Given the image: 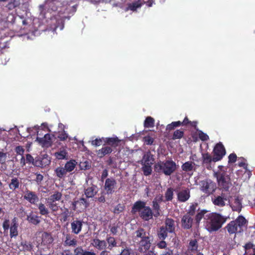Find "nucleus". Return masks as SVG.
<instances>
[{"label":"nucleus","mask_w":255,"mask_h":255,"mask_svg":"<svg viewBox=\"0 0 255 255\" xmlns=\"http://www.w3.org/2000/svg\"><path fill=\"white\" fill-rule=\"evenodd\" d=\"M206 217L205 227L210 232L218 230L226 221V218L215 213H208Z\"/></svg>","instance_id":"1"},{"label":"nucleus","mask_w":255,"mask_h":255,"mask_svg":"<svg viewBox=\"0 0 255 255\" xmlns=\"http://www.w3.org/2000/svg\"><path fill=\"white\" fill-rule=\"evenodd\" d=\"M131 212L133 214L138 212L140 217L145 221L152 219L153 216L151 209L149 207L145 206L144 202L140 201H137L134 204Z\"/></svg>","instance_id":"2"},{"label":"nucleus","mask_w":255,"mask_h":255,"mask_svg":"<svg viewBox=\"0 0 255 255\" xmlns=\"http://www.w3.org/2000/svg\"><path fill=\"white\" fill-rule=\"evenodd\" d=\"M176 164L171 160L160 161L154 165L155 170L158 173H162L165 175H171L176 169Z\"/></svg>","instance_id":"3"},{"label":"nucleus","mask_w":255,"mask_h":255,"mask_svg":"<svg viewBox=\"0 0 255 255\" xmlns=\"http://www.w3.org/2000/svg\"><path fill=\"white\" fill-rule=\"evenodd\" d=\"M246 224V219L243 216H239L235 221H231L229 223L226 227V228L229 234H236L237 233L242 232Z\"/></svg>","instance_id":"4"},{"label":"nucleus","mask_w":255,"mask_h":255,"mask_svg":"<svg viewBox=\"0 0 255 255\" xmlns=\"http://www.w3.org/2000/svg\"><path fill=\"white\" fill-rule=\"evenodd\" d=\"M195 155L190 156V159L192 160L185 162L181 166L182 170L190 176L193 174L197 169V165L194 162L195 160Z\"/></svg>","instance_id":"5"},{"label":"nucleus","mask_w":255,"mask_h":255,"mask_svg":"<svg viewBox=\"0 0 255 255\" xmlns=\"http://www.w3.org/2000/svg\"><path fill=\"white\" fill-rule=\"evenodd\" d=\"M217 178L220 187L228 190L231 186L230 178L228 175L222 173H217Z\"/></svg>","instance_id":"6"},{"label":"nucleus","mask_w":255,"mask_h":255,"mask_svg":"<svg viewBox=\"0 0 255 255\" xmlns=\"http://www.w3.org/2000/svg\"><path fill=\"white\" fill-rule=\"evenodd\" d=\"M216 188V184L211 180L203 181L202 182L201 190L207 194L213 193Z\"/></svg>","instance_id":"7"},{"label":"nucleus","mask_w":255,"mask_h":255,"mask_svg":"<svg viewBox=\"0 0 255 255\" xmlns=\"http://www.w3.org/2000/svg\"><path fill=\"white\" fill-rule=\"evenodd\" d=\"M104 188L107 194H112L117 188V182L113 178H108L106 180Z\"/></svg>","instance_id":"8"},{"label":"nucleus","mask_w":255,"mask_h":255,"mask_svg":"<svg viewBox=\"0 0 255 255\" xmlns=\"http://www.w3.org/2000/svg\"><path fill=\"white\" fill-rule=\"evenodd\" d=\"M150 237L148 236L139 241V251L142 253H146L149 249L151 244Z\"/></svg>","instance_id":"9"},{"label":"nucleus","mask_w":255,"mask_h":255,"mask_svg":"<svg viewBox=\"0 0 255 255\" xmlns=\"http://www.w3.org/2000/svg\"><path fill=\"white\" fill-rule=\"evenodd\" d=\"M52 136L48 133H46L43 137L38 136L36 138V141L43 147H48L51 145L52 142Z\"/></svg>","instance_id":"10"},{"label":"nucleus","mask_w":255,"mask_h":255,"mask_svg":"<svg viewBox=\"0 0 255 255\" xmlns=\"http://www.w3.org/2000/svg\"><path fill=\"white\" fill-rule=\"evenodd\" d=\"M65 246L74 247L77 245L78 241L72 235L67 234L64 235L63 239Z\"/></svg>","instance_id":"11"},{"label":"nucleus","mask_w":255,"mask_h":255,"mask_svg":"<svg viewBox=\"0 0 255 255\" xmlns=\"http://www.w3.org/2000/svg\"><path fill=\"white\" fill-rule=\"evenodd\" d=\"M215 160H220L225 154L226 151L223 145L221 143L217 144L214 149Z\"/></svg>","instance_id":"12"},{"label":"nucleus","mask_w":255,"mask_h":255,"mask_svg":"<svg viewBox=\"0 0 255 255\" xmlns=\"http://www.w3.org/2000/svg\"><path fill=\"white\" fill-rule=\"evenodd\" d=\"M91 245L98 250L104 251L107 248V243L105 240L95 238L92 241Z\"/></svg>","instance_id":"13"},{"label":"nucleus","mask_w":255,"mask_h":255,"mask_svg":"<svg viewBox=\"0 0 255 255\" xmlns=\"http://www.w3.org/2000/svg\"><path fill=\"white\" fill-rule=\"evenodd\" d=\"M230 206L234 211L240 212L242 209V204L238 197L234 196L229 200Z\"/></svg>","instance_id":"14"},{"label":"nucleus","mask_w":255,"mask_h":255,"mask_svg":"<svg viewBox=\"0 0 255 255\" xmlns=\"http://www.w3.org/2000/svg\"><path fill=\"white\" fill-rule=\"evenodd\" d=\"M83 226V222L80 220H74L71 223V229L72 233L78 234L81 231Z\"/></svg>","instance_id":"15"},{"label":"nucleus","mask_w":255,"mask_h":255,"mask_svg":"<svg viewBox=\"0 0 255 255\" xmlns=\"http://www.w3.org/2000/svg\"><path fill=\"white\" fill-rule=\"evenodd\" d=\"M24 198L31 204H35L39 200L37 195L34 192L30 191H27L25 192L24 195Z\"/></svg>","instance_id":"16"},{"label":"nucleus","mask_w":255,"mask_h":255,"mask_svg":"<svg viewBox=\"0 0 255 255\" xmlns=\"http://www.w3.org/2000/svg\"><path fill=\"white\" fill-rule=\"evenodd\" d=\"M44 128H47L48 131H51V130L47 127L46 123H43L41 126H35L33 127H30L27 128V131L30 133H36L37 135H41V133H39L40 129L43 130Z\"/></svg>","instance_id":"17"},{"label":"nucleus","mask_w":255,"mask_h":255,"mask_svg":"<svg viewBox=\"0 0 255 255\" xmlns=\"http://www.w3.org/2000/svg\"><path fill=\"white\" fill-rule=\"evenodd\" d=\"M154 161V158L150 152H145L140 161L141 165H152Z\"/></svg>","instance_id":"18"},{"label":"nucleus","mask_w":255,"mask_h":255,"mask_svg":"<svg viewBox=\"0 0 255 255\" xmlns=\"http://www.w3.org/2000/svg\"><path fill=\"white\" fill-rule=\"evenodd\" d=\"M97 187L91 184V186L85 188L84 193L86 197L92 198L97 193Z\"/></svg>","instance_id":"19"},{"label":"nucleus","mask_w":255,"mask_h":255,"mask_svg":"<svg viewBox=\"0 0 255 255\" xmlns=\"http://www.w3.org/2000/svg\"><path fill=\"white\" fill-rule=\"evenodd\" d=\"M193 219L189 215H184L182 219V226L184 229H189L192 225Z\"/></svg>","instance_id":"20"},{"label":"nucleus","mask_w":255,"mask_h":255,"mask_svg":"<svg viewBox=\"0 0 255 255\" xmlns=\"http://www.w3.org/2000/svg\"><path fill=\"white\" fill-rule=\"evenodd\" d=\"M190 197V191L188 189L180 191L178 194V200L181 202H185Z\"/></svg>","instance_id":"21"},{"label":"nucleus","mask_w":255,"mask_h":255,"mask_svg":"<svg viewBox=\"0 0 255 255\" xmlns=\"http://www.w3.org/2000/svg\"><path fill=\"white\" fill-rule=\"evenodd\" d=\"M212 201L215 205L223 207L226 204L227 199L223 196H215Z\"/></svg>","instance_id":"22"},{"label":"nucleus","mask_w":255,"mask_h":255,"mask_svg":"<svg viewBox=\"0 0 255 255\" xmlns=\"http://www.w3.org/2000/svg\"><path fill=\"white\" fill-rule=\"evenodd\" d=\"M17 227L18 224L16 219L14 218L12 220V225L10 227V236L11 238H15L18 235Z\"/></svg>","instance_id":"23"},{"label":"nucleus","mask_w":255,"mask_h":255,"mask_svg":"<svg viewBox=\"0 0 255 255\" xmlns=\"http://www.w3.org/2000/svg\"><path fill=\"white\" fill-rule=\"evenodd\" d=\"M165 228L169 233H172L175 229V223L173 220L167 218L165 220Z\"/></svg>","instance_id":"24"},{"label":"nucleus","mask_w":255,"mask_h":255,"mask_svg":"<svg viewBox=\"0 0 255 255\" xmlns=\"http://www.w3.org/2000/svg\"><path fill=\"white\" fill-rule=\"evenodd\" d=\"M26 219L29 223L35 225L38 224L40 222L39 217L37 215L33 214L32 212L27 215Z\"/></svg>","instance_id":"25"},{"label":"nucleus","mask_w":255,"mask_h":255,"mask_svg":"<svg viewBox=\"0 0 255 255\" xmlns=\"http://www.w3.org/2000/svg\"><path fill=\"white\" fill-rule=\"evenodd\" d=\"M65 17L64 16H62L61 14L55 16L53 20H54L56 22V25L55 27L54 30L56 28L59 27L60 30H62L64 27V18Z\"/></svg>","instance_id":"26"},{"label":"nucleus","mask_w":255,"mask_h":255,"mask_svg":"<svg viewBox=\"0 0 255 255\" xmlns=\"http://www.w3.org/2000/svg\"><path fill=\"white\" fill-rule=\"evenodd\" d=\"M53 238L51 235L47 233H44L42 235V243L44 245L51 244L53 242Z\"/></svg>","instance_id":"27"},{"label":"nucleus","mask_w":255,"mask_h":255,"mask_svg":"<svg viewBox=\"0 0 255 255\" xmlns=\"http://www.w3.org/2000/svg\"><path fill=\"white\" fill-rule=\"evenodd\" d=\"M55 173L58 178H63L66 176L68 172L65 167H58L55 169Z\"/></svg>","instance_id":"28"},{"label":"nucleus","mask_w":255,"mask_h":255,"mask_svg":"<svg viewBox=\"0 0 255 255\" xmlns=\"http://www.w3.org/2000/svg\"><path fill=\"white\" fill-rule=\"evenodd\" d=\"M246 254L249 255H255V246L251 243L247 244L245 247Z\"/></svg>","instance_id":"29"},{"label":"nucleus","mask_w":255,"mask_h":255,"mask_svg":"<svg viewBox=\"0 0 255 255\" xmlns=\"http://www.w3.org/2000/svg\"><path fill=\"white\" fill-rule=\"evenodd\" d=\"M112 151V149L110 146H105L97 151L98 155L102 157L106 154L110 153Z\"/></svg>","instance_id":"30"},{"label":"nucleus","mask_w":255,"mask_h":255,"mask_svg":"<svg viewBox=\"0 0 255 255\" xmlns=\"http://www.w3.org/2000/svg\"><path fill=\"white\" fill-rule=\"evenodd\" d=\"M77 163V162L75 160H71L68 161L64 166L67 172L72 171L75 169Z\"/></svg>","instance_id":"31"},{"label":"nucleus","mask_w":255,"mask_h":255,"mask_svg":"<svg viewBox=\"0 0 255 255\" xmlns=\"http://www.w3.org/2000/svg\"><path fill=\"white\" fill-rule=\"evenodd\" d=\"M19 180L17 178L13 177L11 179V181L9 184V188L12 190H14L19 188Z\"/></svg>","instance_id":"32"},{"label":"nucleus","mask_w":255,"mask_h":255,"mask_svg":"<svg viewBox=\"0 0 255 255\" xmlns=\"http://www.w3.org/2000/svg\"><path fill=\"white\" fill-rule=\"evenodd\" d=\"M198 248L197 241L196 240H191L188 246V251L191 253H195Z\"/></svg>","instance_id":"33"},{"label":"nucleus","mask_w":255,"mask_h":255,"mask_svg":"<svg viewBox=\"0 0 255 255\" xmlns=\"http://www.w3.org/2000/svg\"><path fill=\"white\" fill-rule=\"evenodd\" d=\"M169 233L167 229L163 226L160 227L159 231L158 232V237L161 240H164L167 236V233Z\"/></svg>","instance_id":"34"},{"label":"nucleus","mask_w":255,"mask_h":255,"mask_svg":"<svg viewBox=\"0 0 255 255\" xmlns=\"http://www.w3.org/2000/svg\"><path fill=\"white\" fill-rule=\"evenodd\" d=\"M67 156V152L65 149H61L60 151L55 153V156L58 159H64Z\"/></svg>","instance_id":"35"},{"label":"nucleus","mask_w":255,"mask_h":255,"mask_svg":"<svg viewBox=\"0 0 255 255\" xmlns=\"http://www.w3.org/2000/svg\"><path fill=\"white\" fill-rule=\"evenodd\" d=\"M107 243L108 244V249H109L110 250H112L113 248L117 246V242L114 237H107Z\"/></svg>","instance_id":"36"},{"label":"nucleus","mask_w":255,"mask_h":255,"mask_svg":"<svg viewBox=\"0 0 255 255\" xmlns=\"http://www.w3.org/2000/svg\"><path fill=\"white\" fill-rule=\"evenodd\" d=\"M203 155V162L204 163H209L213 162H216L218 160H215V159L216 158V156L214 155V157H212L209 154H204Z\"/></svg>","instance_id":"37"},{"label":"nucleus","mask_w":255,"mask_h":255,"mask_svg":"<svg viewBox=\"0 0 255 255\" xmlns=\"http://www.w3.org/2000/svg\"><path fill=\"white\" fill-rule=\"evenodd\" d=\"M141 5V2H139V0H138L137 1L129 4L128 7L127 8V10H130L132 11H135L138 8L140 7Z\"/></svg>","instance_id":"38"},{"label":"nucleus","mask_w":255,"mask_h":255,"mask_svg":"<svg viewBox=\"0 0 255 255\" xmlns=\"http://www.w3.org/2000/svg\"><path fill=\"white\" fill-rule=\"evenodd\" d=\"M38 208L41 215L47 216L49 214V210L44 204L42 203L39 204Z\"/></svg>","instance_id":"39"},{"label":"nucleus","mask_w":255,"mask_h":255,"mask_svg":"<svg viewBox=\"0 0 255 255\" xmlns=\"http://www.w3.org/2000/svg\"><path fill=\"white\" fill-rule=\"evenodd\" d=\"M154 120L150 117H148L144 121V127L145 128H152L154 127Z\"/></svg>","instance_id":"40"},{"label":"nucleus","mask_w":255,"mask_h":255,"mask_svg":"<svg viewBox=\"0 0 255 255\" xmlns=\"http://www.w3.org/2000/svg\"><path fill=\"white\" fill-rule=\"evenodd\" d=\"M135 234L136 240H137V238H140L141 240V239H143V238H144L146 236H147L146 235V233L144 232V231L142 229H140L137 230L135 232Z\"/></svg>","instance_id":"41"},{"label":"nucleus","mask_w":255,"mask_h":255,"mask_svg":"<svg viewBox=\"0 0 255 255\" xmlns=\"http://www.w3.org/2000/svg\"><path fill=\"white\" fill-rule=\"evenodd\" d=\"M51 162L50 158L46 154L43 156L41 160V164L42 167H45L48 165Z\"/></svg>","instance_id":"42"},{"label":"nucleus","mask_w":255,"mask_h":255,"mask_svg":"<svg viewBox=\"0 0 255 255\" xmlns=\"http://www.w3.org/2000/svg\"><path fill=\"white\" fill-rule=\"evenodd\" d=\"M151 165H142V169L145 175L147 176L151 174L152 169Z\"/></svg>","instance_id":"43"},{"label":"nucleus","mask_w":255,"mask_h":255,"mask_svg":"<svg viewBox=\"0 0 255 255\" xmlns=\"http://www.w3.org/2000/svg\"><path fill=\"white\" fill-rule=\"evenodd\" d=\"M61 194L59 192H57L53 195H51L48 199L49 201L55 202L56 201H59L61 198Z\"/></svg>","instance_id":"44"},{"label":"nucleus","mask_w":255,"mask_h":255,"mask_svg":"<svg viewBox=\"0 0 255 255\" xmlns=\"http://www.w3.org/2000/svg\"><path fill=\"white\" fill-rule=\"evenodd\" d=\"M208 213H209L206 211H201L200 212H198L196 217V220L197 222H199L203 217H204L206 220L207 217H206V215Z\"/></svg>","instance_id":"45"},{"label":"nucleus","mask_w":255,"mask_h":255,"mask_svg":"<svg viewBox=\"0 0 255 255\" xmlns=\"http://www.w3.org/2000/svg\"><path fill=\"white\" fill-rule=\"evenodd\" d=\"M106 142L110 145L117 144L120 141L117 137L106 138Z\"/></svg>","instance_id":"46"},{"label":"nucleus","mask_w":255,"mask_h":255,"mask_svg":"<svg viewBox=\"0 0 255 255\" xmlns=\"http://www.w3.org/2000/svg\"><path fill=\"white\" fill-rule=\"evenodd\" d=\"M173 190L171 188L167 189L165 194L166 201H171L173 198Z\"/></svg>","instance_id":"47"},{"label":"nucleus","mask_w":255,"mask_h":255,"mask_svg":"<svg viewBox=\"0 0 255 255\" xmlns=\"http://www.w3.org/2000/svg\"><path fill=\"white\" fill-rule=\"evenodd\" d=\"M184 132L181 130H176L174 131L173 135V139H179L183 136Z\"/></svg>","instance_id":"48"},{"label":"nucleus","mask_w":255,"mask_h":255,"mask_svg":"<svg viewBox=\"0 0 255 255\" xmlns=\"http://www.w3.org/2000/svg\"><path fill=\"white\" fill-rule=\"evenodd\" d=\"M120 255H134V253L131 249L126 247L122 251Z\"/></svg>","instance_id":"49"},{"label":"nucleus","mask_w":255,"mask_h":255,"mask_svg":"<svg viewBox=\"0 0 255 255\" xmlns=\"http://www.w3.org/2000/svg\"><path fill=\"white\" fill-rule=\"evenodd\" d=\"M197 206H198L197 204H192L191 205H190L188 209V214L189 215H193L196 211Z\"/></svg>","instance_id":"50"},{"label":"nucleus","mask_w":255,"mask_h":255,"mask_svg":"<svg viewBox=\"0 0 255 255\" xmlns=\"http://www.w3.org/2000/svg\"><path fill=\"white\" fill-rule=\"evenodd\" d=\"M85 250H84L82 247H78L74 250L73 255H83Z\"/></svg>","instance_id":"51"},{"label":"nucleus","mask_w":255,"mask_h":255,"mask_svg":"<svg viewBox=\"0 0 255 255\" xmlns=\"http://www.w3.org/2000/svg\"><path fill=\"white\" fill-rule=\"evenodd\" d=\"M47 203L48 204L49 207L53 211H57L58 210V206L55 202L48 201Z\"/></svg>","instance_id":"52"},{"label":"nucleus","mask_w":255,"mask_h":255,"mask_svg":"<svg viewBox=\"0 0 255 255\" xmlns=\"http://www.w3.org/2000/svg\"><path fill=\"white\" fill-rule=\"evenodd\" d=\"M152 203H153V210L156 212L155 216H157L159 215V208H160L159 204L158 203H155L154 200L153 201Z\"/></svg>","instance_id":"53"},{"label":"nucleus","mask_w":255,"mask_h":255,"mask_svg":"<svg viewBox=\"0 0 255 255\" xmlns=\"http://www.w3.org/2000/svg\"><path fill=\"white\" fill-rule=\"evenodd\" d=\"M68 134L65 131L59 132L58 135V137L61 140H65L68 138Z\"/></svg>","instance_id":"54"},{"label":"nucleus","mask_w":255,"mask_h":255,"mask_svg":"<svg viewBox=\"0 0 255 255\" xmlns=\"http://www.w3.org/2000/svg\"><path fill=\"white\" fill-rule=\"evenodd\" d=\"M18 5V2L15 0H10V2L8 4V9H12Z\"/></svg>","instance_id":"55"},{"label":"nucleus","mask_w":255,"mask_h":255,"mask_svg":"<svg viewBox=\"0 0 255 255\" xmlns=\"http://www.w3.org/2000/svg\"><path fill=\"white\" fill-rule=\"evenodd\" d=\"M21 248L19 249L20 250L23 251H28L30 249L31 246L29 244H27L26 242H22Z\"/></svg>","instance_id":"56"},{"label":"nucleus","mask_w":255,"mask_h":255,"mask_svg":"<svg viewBox=\"0 0 255 255\" xmlns=\"http://www.w3.org/2000/svg\"><path fill=\"white\" fill-rule=\"evenodd\" d=\"M199 137L200 139L203 141H206L209 138L208 135L202 131H200L199 132Z\"/></svg>","instance_id":"57"},{"label":"nucleus","mask_w":255,"mask_h":255,"mask_svg":"<svg viewBox=\"0 0 255 255\" xmlns=\"http://www.w3.org/2000/svg\"><path fill=\"white\" fill-rule=\"evenodd\" d=\"M6 159V153L0 151V163L3 164Z\"/></svg>","instance_id":"58"},{"label":"nucleus","mask_w":255,"mask_h":255,"mask_svg":"<svg viewBox=\"0 0 255 255\" xmlns=\"http://www.w3.org/2000/svg\"><path fill=\"white\" fill-rule=\"evenodd\" d=\"M15 150L17 154L21 156H22L24 151V148L21 146H16Z\"/></svg>","instance_id":"59"},{"label":"nucleus","mask_w":255,"mask_h":255,"mask_svg":"<svg viewBox=\"0 0 255 255\" xmlns=\"http://www.w3.org/2000/svg\"><path fill=\"white\" fill-rule=\"evenodd\" d=\"M155 203H158L160 204L163 201V196L161 194L157 195L153 200Z\"/></svg>","instance_id":"60"},{"label":"nucleus","mask_w":255,"mask_h":255,"mask_svg":"<svg viewBox=\"0 0 255 255\" xmlns=\"http://www.w3.org/2000/svg\"><path fill=\"white\" fill-rule=\"evenodd\" d=\"M7 143L3 139H0V151H2L6 147Z\"/></svg>","instance_id":"61"},{"label":"nucleus","mask_w":255,"mask_h":255,"mask_svg":"<svg viewBox=\"0 0 255 255\" xmlns=\"http://www.w3.org/2000/svg\"><path fill=\"white\" fill-rule=\"evenodd\" d=\"M237 156L235 154L232 153L229 156V162L234 163L236 161Z\"/></svg>","instance_id":"62"},{"label":"nucleus","mask_w":255,"mask_h":255,"mask_svg":"<svg viewBox=\"0 0 255 255\" xmlns=\"http://www.w3.org/2000/svg\"><path fill=\"white\" fill-rule=\"evenodd\" d=\"M35 175H36L35 181H36L37 184H39L42 181L43 176L41 174L37 173L35 174Z\"/></svg>","instance_id":"63"},{"label":"nucleus","mask_w":255,"mask_h":255,"mask_svg":"<svg viewBox=\"0 0 255 255\" xmlns=\"http://www.w3.org/2000/svg\"><path fill=\"white\" fill-rule=\"evenodd\" d=\"M102 143V140L100 138H96L92 141V144L95 146H100Z\"/></svg>","instance_id":"64"}]
</instances>
